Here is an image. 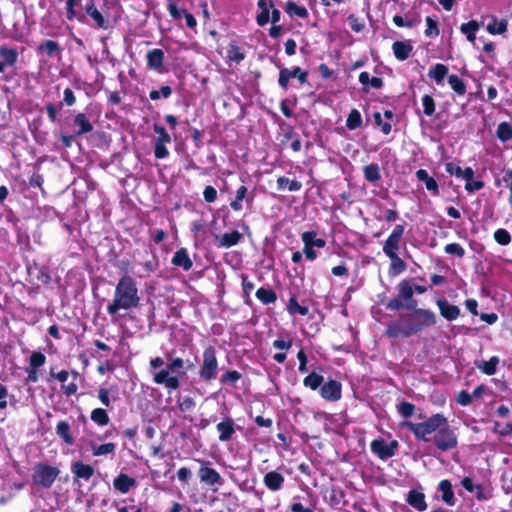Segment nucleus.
<instances>
[{"mask_svg": "<svg viewBox=\"0 0 512 512\" xmlns=\"http://www.w3.org/2000/svg\"><path fill=\"white\" fill-rule=\"evenodd\" d=\"M187 368L192 367V363L180 357H173L171 353L165 355V359L158 356L149 361V372L153 375V382L157 385H163L166 389L177 390L181 386V378L186 375L185 364Z\"/></svg>", "mask_w": 512, "mask_h": 512, "instance_id": "obj_1", "label": "nucleus"}, {"mask_svg": "<svg viewBox=\"0 0 512 512\" xmlns=\"http://www.w3.org/2000/svg\"><path fill=\"white\" fill-rule=\"evenodd\" d=\"M140 297L138 294L137 283L131 276L123 275L114 292L113 301L107 306V313L115 315L119 310H130L138 306Z\"/></svg>", "mask_w": 512, "mask_h": 512, "instance_id": "obj_2", "label": "nucleus"}, {"mask_svg": "<svg viewBox=\"0 0 512 512\" xmlns=\"http://www.w3.org/2000/svg\"><path fill=\"white\" fill-rule=\"evenodd\" d=\"M447 418L440 414H433L423 422L404 421L401 426L411 431L417 440L428 442L431 441L438 430L445 424Z\"/></svg>", "mask_w": 512, "mask_h": 512, "instance_id": "obj_3", "label": "nucleus"}, {"mask_svg": "<svg viewBox=\"0 0 512 512\" xmlns=\"http://www.w3.org/2000/svg\"><path fill=\"white\" fill-rule=\"evenodd\" d=\"M218 372L219 363L216 349L213 346H208L202 354V362L198 372L199 378L205 383H210L217 378Z\"/></svg>", "mask_w": 512, "mask_h": 512, "instance_id": "obj_4", "label": "nucleus"}, {"mask_svg": "<svg viewBox=\"0 0 512 512\" xmlns=\"http://www.w3.org/2000/svg\"><path fill=\"white\" fill-rule=\"evenodd\" d=\"M410 322L407 323L409 329L405 334H416L424 328L433 326L436 323V315L427 309H415L409 315Z\"/></svg>", "mask_w": 512, "mask_h": 512, "instance_id": "obj_5", "label": "nucleus"}, {"mask_svg": "<svg viewBox=\"0 0 512 512\" xmlns=\"http://www.w3.org/2000/svg\"><path fill=\"white\" fill-rule=\"evenodd\" d=\"M60 470L46 463H38L33 468L32 481L45 489L50 488L57 477Z\"/></svg>", "mask_w": 512, "mask_h": 512, "instance_id": "obj_6", "label": "nucleus"}, {"mask_svg": "<svg viewBox=\"0 0 512 512\" xmlns=\"http://www.w3.org/2000/svg\"><path fill=\"white\" fill-rule=\"evenodd\" d=\"M431 441L441 451H449L457 447V435L453 429L450 428L448 420L433 436Z\"/></svg>", "mask_w": 512, "mask_h": 512, "instance_id": "obj_7", "label": "nucleus"}, {"mask_svg": "<svg viewBox=\"0 0 512 512\" xmlns=\"http://www.w3.org/2000/svg\"><path fill=\"white\" fill-rule=\"evenodd\" d=\"M399 444L396 440L386 442L384 439H375L370 444L371 451L381 460H387L396 454Z\"/></svg>", "mask_w": 512, "mask_h": 512, "instance_id": "obj_8", "label": "nucleus"}, {"mask_svg": "<svg viewBox=\"0 0 512 512\" xmlns=\"http://www.w3.org/2000/svg\"><path fill=\"white\" fill-rule=\"evenodd\" d=\"M84 14H86V18L90 17L92 19L93 24L97 28L107 30L110 27L109 14L99 10L96 7L95 0L89 1V3L87 2L86 11ZM87 22L88 21L86 20V23Z\"/></svg>", "mask_w": 512, "mask_h": 512, "instance_id": "obj_9", "label": "nucleus"}, {"mask_svg": "<svg viewBox=\"0 0 512 512\" xmlns=\"http://www.w3.org/2000/svg\"><path fill=\"white\" fill-rule=\"evenodd\" d=\"M404 231H405V227L402 224H397L393 228L391 234L389 235L387 240L384 242V245L382 248L385 255L398 253V251L400 249V243H401V239L404 234Z\"/></svg>", "mask_w": 512, "mask_h": 512, "instance_id": "obj_10", "label": "nucleus"}, {"mask_svg": "<svg viewBox=\"0 0 512 512\" xmlns=\"http://www.w3.org/2000/svg\"><path fill=\"white\" fill-rule=\"evenodd\" d=\"M308 72L302 71L299 67L293 69L283 68L279 72V85L287 90L289 79L297 78L300 84L307 82Z\"/></svg>", "mask_w": 512, "mask_h": 512, "instance_id": "obj_11", "label": "nucleus"}, {"mask_svg": "<svg viewBox=\"0 0 512 512\" xmlns=\"http://www.w3.org/2000/svg\"><path fill=\"white\" fill-rule=\"evenodd\" d=\"M320 395L327 401H338L342 395L341 383L336 380H329L320 387Z\"/></svg>", "mask_w": 512, "mask_h": 512, "instance_id": "obj_12", "label": "nucleus"}, {"mask_svg": "<svg viewBox=\"0 0 512 512\" xmlns=\"http://www.w3.org/2000/svg\"><path fill=\"white\" fill-rule=\"evenodd\" d=\"M508 21L506 19L498 20L494 15H484L480 20V28H484L487 32H506Z\"/></svg>", "mask_w": 512, "mask_h": 512, "instance_id": "obj_13", "label": "nucleus"}, {"mask_svg": "<svg viewBox=\"0 0 512 512\" xmlns=\"http://www.w3.org/2000/svg\"><path fill=\"white\" fill-rule=\"evenodd\" d=\"M200 482L208 486H221L224 483L221 475L213 468L201 466L198 471Z\"/></svg>", "mask_w": 512, "mask_h": 512, "instance_id": "obj_14", "label": "nucleus"}, {"mask_svg": "<svg viewBox=\"0 0 512 512\" xmlns=\"http://www.w3.org/2000/svg\"><path fill=\"white\" fill-rule=\"evenodd\" d=\"M393 23L400 28L414 29L421 23V17L415 12H408L404 15H395Z\"/></svg>", "mask_w": 512, "mask_h": 512, "instance_id": "obj_15", "label": "nucleus"}, {"mask_svg": "<svg viewBox=\"0 0 512 512\" xmlns=\"http://www.w3.org/2000/svg\"><path fill=\"white\" fill-rule=\"evenodd\" d=\"M71 471L78 479L88 481L94 474V468L82 461H74L71 464Z\"/></svg>", "mask_w": 512, "mask_h": 512, "instance_id": "obj_16", "label": "nucleus"}, {"mask_svg": "<svg viewBox=\"0 0 512 512\" xmlns=\"http://www.w3.org/2000/svg\"><path fill=\"white\" fill-rule=\"evenodd\" d=\"M406 502L420 512L427 509L424 493L416 489H412L408 492Z\"/></svg>", "mask_w": 512, "mask_h": 512, "instance_id": "obj_17", "label": "nucleus"}, {"mask_svg": "<svg viewBox=\"0 0 512 512\" xmlns=\"http://www.w3.org/2000/svg\"><path fill=\"white\" fill-rule=\"evenodd\" d=\"M242 237V234L236 230L224 233L222 236L216 238V246L219 248H230L237 245Z\"/></svg>", "mask_w": 512, "mask_h": 512, "instance_id": "obj_18", "label": "nucleus"}, {"mask_svg": "<svg viewBox=\"0 0 512 512\" xmlns=\"http://www.w3.org/2000/svg\"><path fill=\"white\" fill-rule=\"evenodd\" d=\"M437 306L440 310V314L448 321L456 320L460 315V309L455 305L449 304L445 299H439Z\"/></svg>", "mask_w": 512, "mask_h": 512, "instance_id": "obj_19", "label": "nucleus"}, {"mask_svg": "<svg viewBox=\"0 0 512 512\" xmlns=\"http://www.w3.org/2000/svg\"><path fill=\"white\" fill-rule=\"evenodd\" d=\"M217 431L219 432V440L221 442H227L231 439L235 432L233 419L227 417L222 422L218 423Z\"/></svg>", "mask_w": 512, "mask_h": 512, "instance_id": "obj_20", "label": "nucleus"}, {"mask_svg": "<svg viewBox=\"0 0 512 512\" xmlns=\"http://www.w3.org/2000/svg\"><path fill=\"white\" fill-rule=\"evenodd\" d=\"M265 486L271 491H278L284 483V476L277 471H270L263 478Z\"/></svg>", "mask_w": 512, "mask_h": 512, "instance_id": "obj_21", "label": "nucleus"}, {"mask_svg": "<svg viewBox=\"0 0 512 512\" xmlns=\"http://www.w3.org/2000/svg\"><path fill=\"white\" fill-rule=\"evenodd\" d=\"M438 490L441 492L442 501L445 502L448 506H454L456 504L452 484L449 480H441L438 484Z\"/></svg>", "mask_w": 512, "mask_h": 512, "instance_id": "obj_22", "label": "nucleus"}, {"mask_svg": "<svg viewBox=\"0 0 512 512\" xmlns=\"http://www.w3.org/2000/svg\"><path fill=\"white\" fill-rule=\"evenodd\" d=\"M171 262L173 265L181 267L185 271L190 270L193 266V262L190 259L186 248H180L177 250Z\"/></svg>", "mask_w": 512, "mask_h": 512, "instance_id": "obj_23", "label": "nucleus"}, {"mask_svg": "<svg viewBox=\"0 0 512 512\" xmlns=\"http://www.w3.org/2000/svg\"><path fill=\"white\" fill-rule=\"evenodd\" d=\"M392 49L395 57L400 61H404L410 57L413 46L409 41H396L393 43Z\"/></svg>", "mask_w": 512, "mask_h": 512, "instance_id": "obj_24", "label": "nucleus"}, {"mask_svg": "<svg viewBox=\"0 0 512 512\" xmlns=\"http://www.w3.org/2000/svg\"><path fill=\"white\" fill-rule=\"evenodd\" d=\"M135 485V479L123 473L119 474L113 481L114 488L123 494L128 493Z\"/></svg>", "mask_w": 512, "mask_h": 512, "instance_id": "obj_25", "label": "nucleus"}, {"mask_svg": "<svg viewBox=\"0 0 512 512\" xmlns=\"http://www.w3.org/2000/svg\"><path fill=\"white\" fill-rule=\"evenodd\" d=\"M446 172L465 181L474 177V171L471 167L462 169L460 166L451 162L446 164Z\"/></svg>", "mask_w": 512, "mask_h": 512, "instance_id": "obj_26", "label": "nucleus"}, {"mask_svg": "<svg viewBox=\"0 0 512 512\" xmlns=\"http://www.w3.org/2000/svg\"><path fill=\"white\" fill-rule=\"evenodd\" d=\"M416 177L419 181L423 182L426 186V189L432 192L433 195H438L439 187L434 178L430 177L428 172L424 169H419L416 172Z\"/></svg>", "mask_w": 512, "mask_h": 512, "instance_id": "obj_27", "label": "nucleus"}, {"mask_svg": "<svg viewBox=\"0 0 512 512\" xmlns=\"http://www.w3.org/2000/svg\"><path fill=\"white\" fill-rule=\"evenodd\" d=\"M74 124L78 126L75 136H81L93 130V125L84 113H78L74 118Z\"/></svg>", "mask_w": 512, "mask_h": 512, "instance_id": "obj_28", "label": "nucleus"}, {"mask_svg": "<svg viewBox=\"0 0 512 512\" xmlns=\"http://www.w3.org/2000/svg\"><path fill=\"white\" fill-rule=\"evenodd\" d=\"M164 53L161 49H153L147 54V63L151 69L158 70L163 65Z\"/></svg>", "mask_w": 512, "mask_h": 512, "instance_id": "obj_29", "label": "nucleus"}, {"mask_svg": "<svg viewBox=\"0 0 512 512\" xmlns=\"http://www.w3.org/2000/svg\"><path fill=\"white\" fill-rule=\"evenodd\" d=\"M90 448L93 456H106L115 453L116 445L114 443L98 445L95 442H90Z\"/></svg>", "mask_w": 512, "mask_h": 512, "instance_id": "obj_30", "label": "nucleus"}, {"mask_svg": "<svg viewBox=\"0 0 512 512\" xmlns=\"http://www.w3.org/2000/svg\"><path fill=\"white\" fill-rule=\"evenodd\" d=\"M316 236L317 233L315 231H307L302 233L301 239L304 243V246L323 248L326 245L325 240L317 238Z\"/></svg>", "mask_w": 512, "mask_h": 512, "instance_id": "obj_31", "label": "nucleus"}, {"mask_svg": "<svg viewBox=\"0 0 512 512\" xmlns=\"http://www.w3.org/2000/svg\"><path fill=\"white\" fill-rule=\"evenodd\" d=\"M56 434L63 439V441L68 444L72 445L74 443V437L72 436L70 432V424L66 421H60L56 425Z\"/></svg>", "mask_w": 512, "mask_h": 512, "instance_id": "obj_32", "label": "nucleus"}, {"mask_svg": "<svg viewBox=\"0 0 512 512\" xmlns=\"http://www.w3.org/2000/svg\"><path fill=\"white\" fill-rule=\"evenodd\" d=\"M448 74V68L444 64L438 63L431 67L428 76L435 80L436 83H441Z\"/></svg>", "mask_w": 512, "mask_h": 512, "instance_id": "obj_33", "label": "nucleus"}, {"mask_svg": "<svg viewBox=\"0 0 512 512\" xmlns=\"http://www.w3.org/2000/svg\"><path fill=\"white\" fill-rule=\"evenodd\" d=\"M39 51L49 57H56L60 55L61 49L57 42L47 40L39 45Z\"/></svg>", "mask_w": 512, "mask_h": 512, "instance_id": "obj_34", "label": "nucleus"}, {"mask_svg": "<svg viewBox=\"0 0 512 512\" xmlns=\"http://www.w3.org/2000/svg\"><path fill=\"white\" fill-rule=\"evenodd\" d=\"M499 361L500 360L497 356H493L488 361H483L480 364H477V368L480 369L484 374L492 376L497 371Z\"/></svg>", "mask_w": 512, "mask_h": 512, "instance_id": "obj_35", "label": "nucleus"}, {"mask_svg": "<svg viewBox=\"0 0 512 512\" xmlns=\"http://www.w3.org/2000/svg\"><path fill=\"white\" fill-rule=\"evenodd\" d=\"M256 297L264 305L274 303L277 299L276 293L272 289L264 287L256 291Z\"/></svg>", "mask_w": 512, "mask_h": 512, "instance_id": "obj_36", "label": "nucleus"}, {"mask_svg": "<svg viewBox=\"0 0 512 512\" xmlns=\"http://www.w3.org/2000/svg\"><path fill=\"white\" fill-rule=\"evenodd\" d=\"M302 188L301 182L297 180H290L287 177H279L277 179V189L278 190H285L288 189L289 191H299Z\"/></svg>", "mask_w": 512, "mask_h": 512, "instance_id": "obj_37", "label": "nucleus"}, {"mask_svg": "<svg viewBox=\"0 0 512 512\" xmlns=\"http://www.w3.org/2000/svg\"><path fill=\"white\" fill-rule=\"evenodd\" d=\"M285 12L291 17L297 16L300 18H306L308 16L306 7L299 6L294 1H288L286 3Z\"/></svg>", "mask_w": 512, "mask_h": 512, "instance_id": "obj_38", "label": "nucleus"}, {"mask_svg": "<svg viewBox=\"0 0 512 512\" xmlns=\"http://www.w3.org/2000/svg\"><path fill=\"white\" fill-rule=\"evenodd\" d=\"M397 290H398V296L403 301L411 300V298L413 297V294H414L413 284L409 280L401 281L397 286Z\"/></svg>", "mask_w": 512, "mask_h": 512, "instance_id": "obj_39", "label": "nucleus"}, {"mask_svg": "<svg viewBox=\"0 0 512 512\" xmlns=\"http://www.w3.org/2000/svg\"><path fill=\"white\" fill-rule=\"evenodd\" d=\"M0 57L4 63L8 66H12L16 63L18 58V52L13 48L0 47Z\"/></svg>", "mask_w": 512, "mask_h": 512, "instance_id": "obj_40", "label": "nucleus"}, {"mask_svg": "<svg viewBox=\"0 0 512 512\" xmlns=\"http://www.w3.org/2000/svg\"><path fill=\"white\" fill-rule=\"evenodd\" d=\"M91 420L99 426H105L109 423V416L105 409L96 408L91 412Z\"/></svg>", "mask_w": 512, "mask_h": 512, "instance_id": "obj_41", "label": "nucleus"}, {"mask_svg": "<svg viewBox=\"0 0 512 512\" xmlns=\"http://www.w3.org/2000/svg\"><path fill=\"white\" fill-rule=\"evenodd\" d=\"M364 177L368 182H377L381 179L380 169L377 164H369L364 167Z\"/></svg>", "mask_w": 512, "mask_h": 512, "instance_id": "obj_42", "label": "nucleus"}, {"mask_svg": "<svg viewBox=\"0 0 512 512\" xmlns=\"http://www.w3.org/2000/svg\"><path fill=\"white\" fill-rule=\"evenodd\" d=\"M258 6L261 9V12L257 16V23L260 26H263L269 22V6L272 7L273 4H272V2H270V4L268 5L266 0H259Z\"/></svg>", "mask_w": 512, "mask_h": 512, "instance_id": "obj_43", "label": "nucleus"}, {"mask_svg": "<svg viewBox=\"0 0 512 512\" xmlns=\"http://www.w3.org/2000/svg\"><path fill=\"white\" fill-rule=\"evenodd\" d=\"M227 58L229 61L235 62L238 64L242 60H244L245 54L239 46H237L235 44H230L229 48L227 50Z\"/></svg>", "mask_w": 512, "mask_h": 512, "instance_id": "obj_44", "label": "nucleus"}, {"mask_svg": "<svg viewBox=\"0 0 512 512\" xmlns=\"http://www.w3.org/2000/svg\"><path fill=\"white\" fill-rule=\"evenodd\" d=\"M323 380V376L315 372H312L304 378L303 384L304 386L309 387L312 390H316L317 388L322 386Z\"/></svg>", "mask_w": 512, "mask_h": 512, "instance_id": "obj_45", "label": "nucleus"}, {"mask_svg": "<svg viewBox=\"0 0 512 512\" xmlns=\"http://www.w3.org/2000/svg\"><path fill=\"white\" fill-rule=\"evenodd\" d=\"M362 124V117L360 112L357 109H352L350 113L348 114L347 120H346V126L350 130H355Z\"/></svg>", "mask_w": 512, "mask_h": 512, "instance_id": "obj_46", "label": "nucleus"}, {"mask_svg": "<svg viewBox=\"0 0 512 512\" xmlns=\"http://www.w3.org/2000/svg\"><path fill=\"white\" fill-rule=\"evenodd\" d=\"M247 187L246 186H240L236 191L235 199L230 203L231 208L234 211H240L242 209V202L247 194Z\"/></svg>", "mask_w": 512, "mask_h": 512, "instance_id": "obj_47", "label": "nucleus"}, {"mask_svg": "<svg viewBox=\"0 0 512 512\" xmlns=\"http://www.w3.org/2000/svg\"><path fill=\"white\" fill-rule=\"evenodd\" d=\"M448 83L451 88L459 95H463L466 92V86L464 82L455 74L448 77Z\"/></svg>", "mask_w": 512, "mask_h": 512, "instance_id": "obj_48", "label": "nucleus"}, {"mask_svg": "<svg viewBox=\"0 0 512 512\" xmlns=\"http://www.w3.org/2000/svg\"><path fill=\"white\" fill-rule=\"evenodd\" d=\"M497 137L502 141H508L512 138V126L507 122H502L497 127Z\"/></svg>", "mask_w": 512, "mask_h": 512, "instance_id": "obj_49", "label": "nucleus"}, {"mask_svg": "<svg viewBox=\"0 0 512 512\" xmlns=\"http://www.w3.org/2000/svg\"><path fill=\"white\" fill-rule=\"evenodd\" d=\"M287 310L290 314H299L302 316L308 313V308L301 306L294 297L290 298L287 305Z\"/></svg>", "mask_w": 512, "mask_h": 512, "instance_id": "obj_50", "label": "nucleus"}, {"mask_svg": "<svg viewBox=\"0 0 512 512\" xmlns=\"http://www.w3.org/2000/svg\"><path fill=\"white\" fill-rule=\"evenodd\" d=\"M154 132L158 135V137L155 139V143L166 144V145L171 143V141H172L171 136L168 134V132L166 131V129L164 127L155 124Z\"/></svg>", "mask_w": 512, "mask_h": 512, "instance_id": "obj_51", "label": "nucleus"}, {"mask_svg": "<svg viewBox=\"0 0 512 512\" xmlns=\"http://www.w3.org/2000/svg\"><path fill=\"white\" fill-rule=\"evenodd\" d=\"M409 327L406 324L404 325H393L390 326L387 330V334L389 337H409L412 334H405L408 331Z\"/></svg>", "mask_w": 512, "mask_h": 512, "instance_id": "obj_52", "label": "nucleus"}, {"mask_svg": "<svg viewBox=\"0 0 512 512\" xmlns=\"http://www.w3.org/2000/svg\"><path fill=\"white\" fill-rule=\"evenodd\" d=\"M240 378H241V374L238 371L228 370L221 376L220 382L222 384L235 385L239 381Z\"/></svg>", "mask_w": 512, "mask_h": 512, "instance_id": "obj_53", "label": "nucleus"}, {"mask_svg": "<svg viewBox=\"0 0 512 512\" xmlns=\"http://www.w3.org/2000/svg\"><path fill=\"white\" fill-rule=\"evenodd\" d=\"M172 94V89L170 86H162L160 90H152L149 93V97L151 100H158L160 97L165 99L169 98Z\"/></svg>", "mask_w": 512, "mask_h": 512, "instance_id": "obj_54", "label": "nucleus"}, {"mask_svg": "<svg viewBox=\"0 0 512 512\" xmlns=\"http://www.w3.org/2000/svg\"><path fill=\"white\" fill-rule=\"evenodd\" d=\"M494 239L500 245H508L511 242V235L506 229L500 228L495 231Z\"/></svg>", "mask_w": 512, "mask_h": 512, "instance_id": "obj_55", "label": "nucleus"}, {"mask_svg": "<svg viewBox=\"0 0 512 512\" xmlns=\"http://www.w3.org/2000/svg\"><path fill=\"white\" fill-rule=\"evenodd\" d=\"M422 105L424 107V114L431 116L435 112V102L430 95H424L422 97Z\"/></svg>", "mask_w": 512, "mask_h": 512, "instance_id": "obj_56", "label": "nucleus"}, {"mask_svg": "<svg viewBox=\"0 0 512 512\" xmlns=\"http://www.w3.org/2000/svg\"><path fill=\"white\" fill-rule=\"evenodd\" d=\"M447 254L456 255L459 258H462L465 255L464 248L458 243H449L444 248Z\"/></svg>", "mask_w": 512, "mask_h": 512, "instance_id": "obj_57", "label": "nucleus"}, {"mask_svg": "<svg viewBox=\"0 0 512 512\" xmlns=\"http://www.w3.org/2000/svg\"><path fill=\"white\" fill-rule=\"evenodd\" d=\"M391 260V268L400 273L405 269L404 261L398 256V253L386 255Z\"/></svg>", "mask_w": 512, "mask_h": 512, "instance_id": "obj_58", "label": "nucleus"}, {"mask_svg": "<svg viewBox=\"0 0 512 512\" xmlns=\"http://www.w3.org/2000/svg\"><path fill=\"white\" fill-rule=\"evenodd\" d=\"M398 412L401 416L409 418L415 411V406L410 402H401L398 407Z\"/></svg>", "mask_w": 512, "mask_h": 512, "instance_id": "obj_59", "label": "nucleus"}, {"mask_svg": "<svg viewBox=\"0 0 512 512\" xmlns=\"http://www.w3.org/2000/svg\"><path fill=\"white\" fill-rule=\"evenodd\" d=\"M45 361H46V357L43 353L33 352L30 356L29 363L33 369H36L38 367L43 366L45 364Z\"/></svg>", "mask_w": 512, "mask_h": 512, "instance_id": "obj_60", "label": "nucleus"}, {"mask_svg": "<svg viewBox=\"0 0 512 512\" xmlns=\"http://www.w3.org/2000/svg\"><path fill=\"white\" fill-rule=\"evenodd\" d=\"M480 29V21L470 20L466 23H461V32H477Z\"/></svg>", "mask_w": 512, "mask_h": 512, "instance_id": "obj_61", "label": "nucleus"}, {"mask_svg": "<svg viewBox=\"0 0 512 512\" xmlns=\"http://www.w3.org/2000/svg\"><path fill=\"white\" fill-rule=\"evenodd\" d=\"M374 121L376 125L381 127V130L385 135H388L391 132V124L387 122L384 123L382 121V116L379 112L374 113Z\"/></svg>", "mask_w": 512, "mask_h": 512, "instance_id": "obj_62", "label": "nucleus"}, {"mask_svg": "<svg viewBox=\"0 0 512 512\" xmlns=\"http://www.w3.org/2000/svg\"><path fill=\"white\" fill-rule=\"evenodd\" d=\"M154 155L157 159L168 157L169 151L166 147V144H159L154 142Z\"/></svg>", "mask_w": 512, "mask_h": 512, "instance_id": "obj_63", "label": "nucleus"}, {"mask_svg": "<svg viewBox=\"0 0 512 512\" xmlns=\"http://www.w3.org/2000/svg\"><path fill=\"white\" fill-rule=\"evenodd\" d=\"M494 430L502 436L511 435L512 434V423H506L505 425L500 426V424L498 422H496Z\"/></svg>", "mask_w": 512, "mask_h": 512, "instance_id": "obj_64", "label": "nucleus"}]
</instances>
